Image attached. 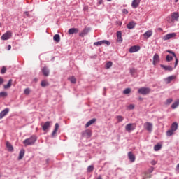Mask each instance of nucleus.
<instances>
[{
    "mask_svg": "<svg viewBox=\"0 0 179 179\" xmlns=\"http://www.w3.org/2000/svg\"><path fill=\"white\" fill-rule=\"evenodd\" d=\"M171 103H173V99L169 98L166 100V104L169 105L171 104Z\"/></svg>",
    "mask_w": 179,
    "mask_h": 179,
    "instance_id": "nucleus-46",
    "label": "nucleus"
},
{
    "mask_svg": "<svg viewBox=\"0 0 179 179\" xmlns=\"http://www.w3.org/2000/svg\"><path fill=\"white\" fill-rule=\"evenodd\" d=\"M130 72H132V69L130 70Z\"/></svg>",
    "mask_w": 179,
    "mask_h": 179,
    "instance_id": "nucleus-61",
    "label": "nucleus"
},
{
    "mask_svg": "<svg viewBox=\"0 0 179 179\" xmlns=\"http://www.w3.org/2000/svg\"><path fill=\"white\" fill-rule=\"evenodd\" d=\"M141 3V0H133L131 3V8L133 9H136L139 6V4Z\"/></svg>",
    "mask_w": 179,
    "mask_h": 179,
    "instance_id": "nucleus-14",
    "label": "nucleus"
},
{
    "mask_svg": "<svg viewBox=\"0 0 179 179\" xmlns=\"http://www.w3.org/2000/svg\"><path fill=\"white\" fill-rule=\"evenodd\" d=\"M53 40L56 41V43H59V41H61V36H59V34H55L53 37Z\"/></svg>",
    "mask_w": 179,
    "mask_h": 179,
    "instance_id": "nucleus-29",
    "label": "nucleus"
},
{
    "mask_svg": "<svg viewBox=\"0 0 179 179\" xmlns=\"http://www.w3.org/2000/svg\"><path fill=\"white\" fill-rule=\"evenodd\" d=\"M101 44H106V45H110V41L107 40H102L101 41Z\"/></svg>",
    "mask_w": 179,
    "mask_h": 179,
    "instance_id": "nucleus-40",
    "label": "nucleus"
},
{
    "mask_svg": "<svg viewBox=\"0 0 179 179\" xmlns=\"http://www.w3.org/2000/svg\"><path fill=\"white\" fill-rule=\"evenodd\" d=\"M128 108H129V110H134V108H135V105H134V104H130V105L128 106Z\"/></svg>",
    "mask_w": 179,
    "mask_h": 179,
    "instance_id": "nucleus-47",
    "label": "nucleus"
},
{
    "mask_svg": "<svg viewBox=\"0 0 179 179\" xmlns=\"http://www.w3.org/2000/svg\"><path fill=\"white\" fill-rule=\"evenodd\" d=\"M42 73H43L44 76H48L50 75V70L47 66H44L42 69Z\"/></svg>",
    "mask_w": 179,
    "mask_h": 179,
    "instance_id": "nucleus-19",
    "label": "nucleus"
},
{
    "mask_svg": "<svg viewBox=\"0 0 179 179\" xmlns=\"http://www.w3.org/2000/svg\"><path fill=\"white\" fill-rule=\"evenodd\" d=\"M24 157V150H21L19 153L18 160H22Z\"/></svg>",
    "mask_w": 179,
    "mask_h": 179,
    "instance_id": "nucleus-30",
    "label": "nucleus"
},
{
    "mask_svg": "<svg viewBox=\"0 0 179 179\" xmlns=\"http://www.w3.org/2000/svg\"><path fill=\"white\" fill-rule=\"evenodd\" d=\"M83 136H92V131L85 130L83 132Z\"/></svg>",
    "mask_w": 179,
    "mask_h": 179,
    "instance_id": "nucleus-28",
    "label": "nucleus"
},
{
    "mask_svg": "<svg viewBox=\"0 0 179 179\" xmlns=\"http://www.w3.org/2000/svg\"><path fill=\"white\" fill-rule=\"evenodd\" d=\"M110 66H113V62H108L106 64V69H110Z\"/></svg>",
    "mask_w": 179,
    "mask_h": 179,
    "instance_id": "nucleus-36",
    "label": "nucleus"
},
{
    "mask_svg": "<svg viewBox=\"0 0 179 179\" xmlns=\"http://www.w3.org/2000/svg\"><path fill=\"white\" fill-rule=\"evenodd\" d=\"M166 52H169V54H171V55L175 58V64L174 68H177V65H178V58H177V55L173 50H167Z\"/></svg>",
    "mask_w": 179,
    "mask_h": 179,
    "instance_id": "nucleus-8",
    "label": "nucleus"
},
{
    "mask_svg": "<svg viewBox=\"0 0 179 179\" xmlns=\"http://www.w3.org/2000/svg\"><path fill=\"white\" fill-rule=\"evenodd\" d=\"M122 13H124V15H128V10L124 8L122 10Z\"/></svg>",
    "mask_w": 179,
    "mask_h": 179,
    "instance_id": "nucleus-49",
    "label": "nucleus"
},
{
    "mask_svg": "<svg viewBox=\"0 0 179 179\" xmlns=\"http://www.w3.org/2000/svg\"><path fill=\"white\" fill-rule=\"evenodd\" d=\"M171 129H172L173 131H174L176 132V131H177V129H178V124L176 122H173L171 126Z\"/></svg>",
    "mask_w": 179,
    "mask_h": 179,
    "instance_id": "nucleus-25",
    "label": "nucleus"
},
{
    "mask_svg": "<svg viewBox=\"0 0 179 179\" xmlns=\"http://www.w3.org/2000/svg\"><path fill=\"white\" fill-rule=\"evenodd\" d=\"M96 118H93L92 120H90V121H88L86 124H85V128H89V127H90V125H92V124H94V122H96Z\"/></svg>",
    "mask_w": 179,
    "mask_h": 179,
    "instance_id": "nucleus-24",
    "label": "nucleus"
},
{
    "mask_svg": "<svg viewBox=\"0 0 179 179\" xmlns=\"http://www.w3.org/2000/svg\"><path fill=\"white\" fill-rule=\"evenodd\" d=\"M11 48H12V46H11L10 45H8L7 46V50H8V51L10 50Z\"/></svg>",
    "mask_w": 179,
    "mask_h": 179,
    "instance_id": "nucleus-54",
    "label": "nucleus"
},
{
    "mask_svg": "<svg viewBox=\"0 0 179 179\" xmlns=\"http://www.w3.org/2000/svg\"><path fill=\"white\" fill-rule=\"evenodd\" d=\"M6 146L8 152H13V145L9 141H6Z\"/></svg>",
    "mask_w": 179,
    "mask_h": 179,
    "instance_id": "nucleus-21",
    "label": "nucleus"
},
{
    "mask_svg": "<svg viewBox=\"0 0 179 179\" xmlns=\"http://www.w3.org/2000/svg\"><path fill=\"white\" fill-rule=\"evenodd\" d=\"M166 59L167 62H170L173 59V56H170L169 55H167Z\"/></svg>",
    "mask_w": 179,
    "mask_h": 179,
    "instance_id": "nucleus-41",
    "label": "nucleus"
},
{
    "mask_svg": "<svg viewBox=\"0 0 179 179\" xmlns=\"http://www.w3.org/2000/svg\"><path fill=\"white\" fill-rule=\"evenodd\" d=\"M58 128H59V124L58 123H56L55 124V129L52 133V136H54V135H55V134H57V132H58Z\"/></svg>",
    "mask_w": 179,
    "mask_h": 179,
    "instance_id": "nucleus-26",
    "label": "nucleus"
},
{
    "mask_svg": "<svg viewBox=\"0 0 179 179\" xmlns=\"http://www.w3.org/2000/svg\"><path fill=\"white\" fill-rule=\"evenodd\" d=\"M68 80H70L71 83H76V78L75 76H72L68 78Z\"/></svg>",
    "mask_w": 179,
    "mask_h": 179,
    "instance_id": "nucleus-32",
    "label": "nucleus"
},
{
    "mask_svg": "<svg viewBox=\"0 0 179 179\" xmlns=\"http://www.w3.org/2000/svg\"><path fill=\"white\" fill-rule=\"evenodd\" d=\"M37 141V136L33 135L30 138H27L23 141V144L24 146H31V145H34L36 141Z\"/></svg>",
    "mask_w": 179,
    "mask_h": 179,
    "instance_id": "nucleus-1",
    "label": "nucleus"
},
{
    "mask_svg": "<svg viewBox=\"0 0 179 179\" xmlns=\"http://www.w3.org/2000/svg\"><path fill=\"white\" fill-rule=\"evenodd\" d=\"M177 36L176 33H171L164 36V40H170V38H174Z\"/></svg>",
    "mask_w": 179,
    "mask_h": 179,
    "instance_id": "nucleus-13",
    "label": "nucleus"
},
{
    "mask_svg": "<svg viewBox=\"0 0 179 179\" xmlns=\"http://www.w3.org/2000/svg\"><path fill=\"white\" fill-rule=\"evenodd\" d=\"M176 171H178V173H179V164H177Z\"/></svg>",
    "mask_w": 179,
    "mask_h": 179,
    "instance_id": "nucleus-53",
    "label": "nucleus"
},
{
    "mask_svg": "<svg viewBox=\"0 0 179 179\" xmlns=\"http://www.w3.org/2000/svg\"><path fill=\"white\" fill-rule=\"evenodd\" d=\"M12 37V31H7L5 34H3L1 37V40L6 41L9 40Z\"/></svg>",
    "mask_w": 179,
    "mask_h": 179,
    "instance_id": "nucleus-4",
    "label": "nucleus"
},
{
    "mask_svg": "<svg viewBox=\"0 0 179 179\" xmlns=\"http://www.w3.org/2000/svg\"><path fill=\"white\" fill-rule=\"evenodd\" d=\"M69 34H77L79 33V29L78 28H71L68 31Z\"/></svg>",
    "mask_w": 179,
    "mask_h": 179,
    "instance_id": "nucleus-17",
    "label": "nucleus"
},
{
    "mask_svg": "<svg viewBox=\"0 0 179 179\" xmlns=\"http://www.w3.org/2000/svg\"><path fill=\"white\" fill-rule=\"evenodd\" d=\"M51 124H52V122L50 121H48V122H45L43 124V125L42 126L43 131H48V129H50V128H51Z\"/></svg>",
    "mask_w": 179,
    "mask_h": 179,
    "instance_id": "nucleus-9",
    "label": "nucleus"
},
{
    "mask_svg": "<svg viewBox=\"0 0 179 179\" xmlns=\"http://www.w3.org/2000/svg\"><path fill=\"white\" fill-rule=\"evenodd\" d=\"M117 24H119V26H122V22H119L117 23Z\"/></svg>",
    "mask_w": 179,
    "mask_h": 179,
    "instance_id": "nucleus-58",
    "label": "nucleus"
},
{
    "mask_svg": "<svg viewBox=\"0 0 179 179\" xmlns=\"http://www.w3.org/2000/svg\"><path fill=\"white\" fill-rule=\"evenodd\" d=\"M141 50V46L139 45H134L130 47L129 52L130 54H134V52H138Z\"/></svg>",
    "mask_w": 179,
    "mask_h": 179,
    "instance_id": "nucleus-7",
    "label": "nucleus"
},
{
    "mask_svg": "<svg viewBox=\"0 0 179 179\" xmlns=\"http://www.w3.org/2000/svg\"><path fill=\"white\" fill-rule=\"evenodd\" d=\"M90 30H92V29L87 27V28H85L80 34H79V36L80 37H85V36H87V34H89V33H90Z\"/></svg>",
    "mask_w": 179,
    "mask_h": 179,
    "instance_id": "nucleus-6",
    "label": "nucleus"
},
{
    "mask_svg": "<svg viewBox=\"0 0 179 179\" xmlns=\"http://www.w3.org/2000/svg\"><path fill=\"white\" fill-rule=\"evenodd\" d=\"M129 93H131V89L130 88H126L123 91V94H129Z\"/></svg>",
    "mask_w": 179,
    "mask_h": 179,
    "instance_id": "nucleus-39",
    "label": "nucleus"
},
{
    "mask_svg": "<svg viewBox=\"0 0 179 179\" xmlns=\"http://www.w3.org/2000/svg\"><path fill=\"white\" fill-rule=\"evenodd\" d=\"M94 45H96V47H99V46L101 45V41L94 42Z\"/></svg>",
    "mask_w": 179,
    "mask_h": 179,
    "instance_id": "nucleus-45",
    "label": "nucleus"
},
{
    "mask_svg": "<svg viewBox=\"0 0 179 179\" xmlns=\"http://www.w3.org/2000/svg\"><path fill=\"white\" fill-rule=\"evenodd\" d=\"M97 179H103V177H101V175H99L97 178Z\"/></svg>",
    "mask_w": 179,
    "mask_h": 179,
    "instance_id": "nucleus-56",
    "label": "nucleus"
},
{
    "mask_svg": "<svg viewBox=\"0 0 179 179\" xmlns=\"http://www.w3.org/2000/svg\"><path fill=\"white\" fill-rule=\"evenodd\" d=\"M174 79H176V76H169L166 78H165L164 82H166V83L169 84V83H171L172 82V80H174Z\"/></svg>",
    "mask_w": 179,
    "mask_h": 179,
    "instance_id": "nucleus-20",
    "label": "nucleus"
},
{
    "mask_svg": "<svg viewBox=\"0 0 179 179\" xmlns=\"http://www.w3.org/2000/svg\"><path fill=\"white\" fill-rule=\"evenodd\" d=\"M162 149V145L161 144H157L154 146V150L155 152H159Z\"/></svg>",
    "mask_w": 179,
    "mask_h": 179,
    "instance_id": "nucleus-31",
    "label": "nucleus"
},
{
    "mask_svg": "<svg viewBox=\"0 0 179 179\" xmlns=\"http://www.w3.org/2000/svg\"><path fill=\"white\" fill-rule=\"evenodd\" d=\"M12 82H13L12 79H10L7 85H4V89H9L10 86H12Z\"/></svg>",
    "mask_w": 179,
    "mask_h": 179,
    "instance_id": "nucleus-33",
    "label": "nucleus"
},
{
    "mask_svg": "<svg viewBox=\"0 0 179 179\" xmlns=\"http://www.w3.org/2000/svg\"><path fill=\"white\" fill-rule=\"evenodd\" d=\"M50 85V83H48V82L45 81V80H43L41 83V85L42 86V87H45V86H48Z\"/></svg>",
    "mask_w": 179,
    "mask_h": 179,
    "instance_id": "nucleus-35",
    "label": "nucleus"
},
{
    "mask_svg": "<svg viewBox=\"0 0 179 179\" xmlns=\"http://www.w3.org/2000/svg\"><path fill=\"white\" fill-rule=\"evenodd\" d=\"M175 2H176V3L178 2V0H175Z\"/></svg>",
    "mask_w": 179,
    "mask_h": 179,
    "instance_id": "nucleus-59",
    "label": "nucleus"
},
{
    "mask_svg": "<svg viewBox=\"0 0 179 179\" xmlns=\"http://www.w3.org/2000/svg\"><path fill=\"white\" fill-rule=\"evenodd\" d=\"M0 177H1V175H0Z\"/></svg>",
    "mask_w": 179,
    "mask_h": 179,
    "instance_id": "nucleus-63",
    "label": "nucleus"
},
{
    "mask_svg": "<svg viewBox=\"0 0 179 179\" xmlns=\"http://www.w3.org/2000/svg\"><path fill=\"white\" fill-rule=\"evenodd\" d=\"M116 120H117L118 122H122V121H124V117L121 115H117Z\"/></svg>",
    "mask_w": 179,
    "mask_h": 179,
    "instance_id": "nucleus-37",
    "label": "nucleus"
},
{
    "mask_svg": "<svg viewBox=\"0 0 179 179\" xmlns=\"http://www.w3.org/2000/svg\"><path fill=\"white\" fill-rule=\"evenodd\" d=\"M144 128L148 131V132H152L153 131V124L149 122H146L144 124Z\"/></svg>",
    "mask_w": 179,
    "mask_h": 179,
    "instance_id": "nucleus-5",
    "label": "nucleus"
},
{
    "mask_svg": "<svg viewBox=\"0 0 179 179\" xmlns=\"http://www.w3.org/2000/svg\"><path fill=\"white\" fill-rule=\"evenodd\" d=\"M108 1V2H110V1H112V0H107Z\"/></svg>",
    "mask_w": 179,
    "mask_h": 179,
    "instance_id": "nucleus-60",
    "label": "nucleus"
},
{
    "mask_svg": "<svg viewBox=\"0 0 179 179\" xmlns=\"http://www.w3.org/2000/svg\"><path fill=\"white\" fill-rule=\"evenodd\" d=\"M157 163V162H156V161H155V160L151 161V164H152V166H156Z\"/></svg>",
    "mask_w": 179,
    "mask_h": 179,
    "instance_id": "nucleus-50",
    "label": "nucleus"
},
{
    "mask_svg": "<svg viewBox=\"0 0 179 179\" xmlns=\"http://www.w3.org/2000/svg\"><path fill=\"white\" fill-rule=\"evenodd\" d=\"M174 132H175L174 130H172L171 129H170L166 131V136H171L172 135H173Z\"/></svg>",
    "mask_w": 179,
    "mask_h": 179,
    "instance_id": "nucleus-34",
    "label": "nucleus"
},
{
    "mask_svg": "<svg viewBox=\"0 0 179 179\" xmlns=\"http://www.w3.org/2000/svg\"><path fill=\"white\" fill-rule=\"evenodd\" d=\"M153 170H155V168L153 166H151L150 169L148 170L149 173H153Z\"/></svg>",
    "mask_w": 179,
    "mask_h": 179,
    "instance_id": "nucleus-51",
    "label": "nucleus"
},
{
    "mask_svg": "<svg viewBox=\"0 0 179 179\" xmlns=\"http://www.w3.org/2000/svg\"><path fill=\"white\" fill-rule=\"evenodd\" d=\"M136 129V124L135 123H129L125 126V131L130 134L131 131H135Z\"/></svg>",
    "mask_w": 179,
    "mask_h": 179,
    "instance_id": "nucleus-2",
    "label": "nucleus"
},
{
    "mask_svg": "<svg viewBox=\"0 0 179 179\" xmlns=\"http://www.w3.org/2000/svg\"><path fill=\"white\" fill-rule=\"evenodd\" d=\"M138 93L139 94H143V95L149 94L150 93V88L143 87L138 89Z\"/></svg>",
    "mask_w": 179,
    "mask_h": 179,
    "instance_id": "nucleus-3",
    "label": "nucleus"
},
{
    "mask_svg": "<svg viewBox=\"0 0 179 179\" xmlns=\"http://www.w3.org/2000/svg\"><path fill=\"white\" fill-rule=\"evenodd\" d=\"M8 96V92H0V97H6Z\"/></svg>",
    "mask_w": 179,
    "mask_h": 179,
    "instance_id": "nucleus-42",
    "label": "nucleus"
},
{
    "mask_svg": "<svg viewBox=\"0 0 179 179\" xmlns=\"http://www.w3.org/2000/svg\"><path fill=\"white\" fill-rule=\"evenodd\" d=\"M93 170H94V166H93V165H90L87 167L88 173H92V171H93Z\"/></svg>",
    "mask_w": 179,
    "mask_h": 179,
    "instance_id": "nucleus-38",
    "label": "nucleus"
},
{
    "mask_svg": "<svg viewBox=\"0 0 179 179\" xmlns=\"http://www.w3.org/2000/svg\"><path fill=\"white\" fill-rule=\"evenodd\" d=\"M135 26H136V24L134 21H132L127 24V29H129V30H132V29H134Z\"/></svg>",
    "mask_w": 179,
    "mask_h": 179,
    "instance_id": "nucleus-22",
    "label": "nucleus"
},
{
    "mask_svg": "<svg viewBox=\"0 0 179 179\" xmlns=\"http://www.w3.org/2000/svg\"><path fill=\"white\" fill-rule=\"evenodd\" d=\"M3 83V78L0 77V85H2Z\"/></svg>",
    "mask_w": 179,
    "mask_h": 179,
    "instance_id": "nucleus-55",
    "label": "nucleus"
},
{
    "mask_svg": "<svg viewBox=\"0 0 179 179\" xmlns=\"http://www.w3.org/2000/svg\"><path fill=\"white\" fill-rule=\"evenodd\" d=\"M128 157H129V160H130L131 163H134V162H135L136 160L135 155H134V153H132V152H128Z\"/></svg>",
    "mask_w": 179,
    "mask_h": 179,
    "instance_id": "nucleus-18",
    "label": "nucleus"
},
{
    "mask_svg": "<svg viewBox=\"0 0 179 179\" xmlns=\"http://www.w3.org/2000/svg\"><path fill=\"white\" fill-rule=\"evenodd\" d=\"M158 31H163V29H162V28H158Z\"/></svg>",
    "mask_w": 179,
    "mask_h": 179,
    "instance_id": "nucleus-57",
    "label": "nucleus"
},
{
    "mask_svg": "<svg viewBox=\"0 0 179 179\" xmlns=\"http://www.w3.org/2000/svg\"><path fill=\"white\" fill-rule=\"evenodd\" d=\"M161 68L164 69V71H168L169 72H171L173 69H176V68H173L171 66H166L164 64H160Z\"/></svg>",
    "mask_w": 179,
    "mask_h": 179,
    "instance_id": "nucleus-12",
    "label": "nucleus"
},
{
    "mask_svg": "<svg viewBox=\"0 0 179 179\" xmlns=\"http://www.w3.org/2000/svg\"><path fill=\"white\" fill-rule=\"evenodd\" d=\"M152 34H153V31H152V30H148L145 33H144L143 36L144 38L148 40V38H149L150 37H152Z\"/></svg>",
    "mask_w": 179,
    "mask_h": 179,
    "instance_id": "nucleus-15",
    "label": "nucleus"
},
{
    "mask_svg": "<svg viewBox=\"0 0 179 179\" xmlns=\"http://www.w3.org/2000/svg\"><path fill=\"white\" fill-rule=\"evenodd\" d=\"M160 61V57L157 54H155L153 56V64L156 65L157 62H159Z\"/></svg>",
    "mask_w": 179,
    "mask_h": 179,
    "instance_id": "nucleus-23",
    "label": "nucleus"
},
{
    "mask_svg": "<svg viewBox=\"0 0 179 179\" xmlns=\"http://www.w3.org/2000/svg\"><path fill=\"white\" fill-rule=\"evenodd\" d=\"M117 43H122V33L121 31L117 32Z\"/></svg>",
    "mask_w": 179,
    "mask_h": 179,
    "instance_id": "nucleus-16",
    "label": "nucleus"
},
{
    "mask_svg": "<svg viewBox=\"0 0 179 179\" xmlns=\"http://www.w3.org/2000/svg\"><path fill=\"white\" fill-rule=\"evenodd\" d=\"M47 163H48V159H47Z\"/></svg>",
    "mask_w": 179,
    "mask_h": 179,
    "instance_id": "nucleus-62",
    "label": "nucleus"
},
{
    "mask_svg": "<svg viewBox=\"0 0 179 179\" xmlns=\"http://www.w3.org/2000/svg\"><path fill=\"white\" fill-rule=\"evenodd\" d=\"M6 73V67L3 66V67L1 68V73L2 75H3V74Z\"/></svg>",
    "mask_w": 179,
    "mask_h": 179,
    "instance_id": "nucleus-43",
    "label": "nucleus"
},
{
    "mask_svg": "<svg viewBox=\"0 0 179 179\" xmlns=\"http://www.w3.org/2000/svg\"><path fill=\"white\" fill-rule=\"evenodd\" d=\"M9 108H5L3 110H2L0 113V120H2V118H3V117H6V115H8V114L9 113Z\"/></svg>",
    "mask_w": 179,
    "mask_h": 179,
    "instance_id": "nucleus-11",
    "label": "nucleus"
},
{
    "mask_svg": "<svg viewBox=\"0 0 179 179\" xmlns=\"http://www.w3.org/2000/svg\"><path fill=\"white\" fill-rule=\"evenodd\" d=\"M24 94H30V88H26L24 91Z\"/></svg>",
    "mask_w": 179,
    "mask_h": 179,
    "instance_id": "nucleus-44",
    "label": "nucleus"
},
{
    "mask_svg": "<svg viewBox=\"0 0 179 179\" xmlns=\"http://www.w3.org/2000/svg\"><path fill=\"white\" fill-rule=\"evenodd\" d=\"M101 4H103V0H99L97 3V5L99 6V5H101Z\"/></svg>",
    "mask_w": 179,
    "mask_h": 179,
    "instance_id": "nucleus-52",
    "label": "nucleus"
},
{
    "mask_svg": "<svg viewBox=\"0 0 179 179\" xmlns=\"http://www.w3.org/2000/svg\"><path fill=\"white\" fill-rule=\"evenodd\" d=\"M24 17H26V16H27V17H30V14L29 13L28 11H26L24 13Z\"/></svg>",
    "mask_w": 179,
    "mask_h": 179,
    "instance_id": "nucleus-48",
    "label": "nucleus"
},
{
    "mask_svg": "<svg viewBox=\"0 0 179 179\" xmlns=\"http://www.w3.org/2000/svg\"><path fill=\"white\" fill-rule=\"evenodd\" d=\"M179 106V99L176 100L172 105H171V108L173 110H176L177 107Z\"/></svg>",
    "mask_w": 179,
    "mask_h": 179,
    "instance_id": "nucleus-27",
    "label": "nucleus"
},
{
    "mask_svg": "<svg viewBox=\"0 0 179 179\" xmlns=\"http://www.w3.org/2000/svg\"><path fill=\"white\" fill-rule=\"evenodd\" d=\"M179 19V13L177 12H174L171 14V22H178Z\"/></svg>",
    "mask_w": 179,
    "mask_h": 179,
    "instance_id": "nucleus-10",
    "label": "nucleus"
}]
</instances>
